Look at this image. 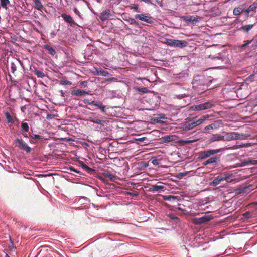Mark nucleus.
Masks as SVG:
<instances>
[{
  "instance_id": "nucleus-27",
  "label": "nucleus",
  "mask_w": 257,
  "mask_h": 257,
  "mask_svg": "<svg viewBox=\"0 0 257 257\" xmlns=\"http://www.w3.org/2000/svg\"><path fill=\"white\" fill-rule=\"evenodd\" d=\"M164 188V187L163 186H158V185H153L152 187L150 188L149 191L155 192L157 191L158 190H163Z\"/></svg>"
},
{
  "instance_id": "nucleus-16",
  "label": "nucleus",
  "mask_w": 257,
  "mask_h": 257,
  "mask_svg": "<svg viewBox=\"0 0 257 257\" xmlns=\"http://www.w3.org/2000/svg\"><path fill=\"white\" fill-rule=\"evenodd\" d=\"M223 181V179L221 176H218L216 177L212 182L209 183V185L215 187L219 184L221 181Z\"/></svg>"
},
{
  "instance_id": "nucleus-37",
  "label": "nucleus",
  "mask_w": 257,
  "mask_h": 257,
  "mask_svg": "<svg viewBox=\"0 0 257 257\" xmlns=\"http://www.w3.org/2000/svg\"><path fill=\"white\" fill-rule=\"evenodd\" d=\"M117 92L116 91H109L107 92V95L110 98H114L116 96Z\"/></svg>"
},
{
  "instance_id": "nucleus-29",
  "label": "nucleus",
  "mask_w": 257,
  "mask_h": 257,
  "mask_svg": "<svg viewBox=\"0 0 257 257\" xmlns=\"http://www.w3.org/2000/svg\"><path fill=\"white\" fill-rule=\"evenodd\" d=\"M33 72L34 74L39 78H43L45 77V74L43 72L38 70L37 69H35Z\"/></svg>"
},
{
  "instance_id": "nucleus-21",
  "label": "nucleus",
  "mask_w": 257,
  "mask_h": 257,
  "mask_svg": "<svg viewBox=\"0 0 257 257\" xmlns=\"http://www.w3.org/2000/svg\"><path fill=\"white\" fill-rule=\"evenodd\" d=\"M232 176V174L230 173H224L223 174L221 177H222V178L223 180L226 181L227 182H230L232 179L231 178V176Z\"/></svg>"
},
{
  "instance_id": "nucleus-15",
  "label": "nucleus",
  "mask_w": 257,
  "mask_h": 257,
  "mask_svg": "<svg viewBox=\"0 0 257 257\" xmlns=\"http://www.w3.org/2000/svg\"><path fill=\"white\" fill-rule=\"evenodd\" d=\"M176 136L175 135H168L165 136L162 138V141L164 143L170 142L173 141H175Z\"/></svg>"
},
{
  "instance_id": "nucleus-62",
  "label": "nucleus",
  "mask_w": 257,
  "mask_h": 257,
  "mask_svg": "<svg viewBox=\"0 0 257 257\" xmlns=\"http://www.w3.org/2000/svg\"><path fill=\"white\" fill-rule=\"evenodd\" d=\"M102 0H96V1H97L98 3H101V2H102Z\"/></svg>"
},
{
  "instance_id": "nucleus-31",
  "label": "nucleus",
  "mask_w": 257,
  "mask_h": 257,
  "mask_svg": "<svg viewBox=\"0 0 257 257\" xmlns=\"http://www.w3.org/2000/svg\"><path fill=\"white\" fill-rule=\"evenodd\" d=\"M253 26L254 25L253 24L242 26L241 27V29L243 30L244 31L246 32H248L250 30H251L253 28Z\"/></svg>"
},
{
  "instance_id": "nucleus-17",
  "label": "nucleus",
  "mask_w": 257,
  "mask_h": 257,
  "mask_svg": "<svg viewBox=\"0 0 257 257\" xmlns=\"http://www.w3.org/2000/svg\"><path fill=\"white\" fill-rule=\"evenodd\" d=\"M43 47L47 50L48 53L52 56H54L56 54V50L48 44L44 45Z\"/></svg>"
},
{
  "instance_id": "nucleus-8",
  "label": "nucleus",
  "mask_w": 257,
  "mask_h": 257,
  "mask_svg": "<svg viewBox=\"0 0 257 257\" xmlns=\"http://www.w3.org/2000/svg\"><path fill=\"white\" fill-rule=\"evenodd\" d=\"M89 94L88 91L82 89H76L72 91L71 94L72 95L77 96H84Z\"/></svg>"
},
{
  "instance_id": "nucleus-45",
  "label": "nucleus",
  "mask_w": 257,
  "mask_h": 257,
  "mask_svg": "<svg viewBox=\"0 0 257 257\" xmlns=\"http://www.w3.org/2000/svg\"><path fill=\"white\" fill-rule=\"evenodd\" d=\"M83 102L85 104H88L90 105H92L93 103V100H92V99H84L83 100Z\"/></svg>"
},
{
  "instance_id": "nucleus-18",
  "label": "nucleus",
  "mask_w": 257,
  "mask_h": 257,
  "mask_svg": "<svg viewBox=\"0 0 257 257\" xmlns=\"http://www.w3.org/2000/svg\"><path fill=\"white\" fill-rule=\"evenodd\" d=\"M34 4V7L38 10L42 12L44 9L43 5L40 0H33Z\"/></svg>"
},
{
  "instance_id": "nucleus-32",
  "label": "nucleus",
  "mask_w": 257,
  "mask_h": 257,
  "mask_svg": "<svg viewBox=\"0 0 257 257\" xmlns=\"http://www.w3.org/2000/svg\"><path fill=\"white\" fill-rule=\"evenodd\" d=\"M176 199H177V197L174 196H171V195L163 196V199L164 200L172 201L176 200Z\"/></svg>"
},
{
  "instance_id": "nucleus-46",
  "label": "nucleus",
  "mask_w": 257,
  "mask_h": 257,
  "mask_svg": "<svg viewBox=\"0 0 257 257\" xmlns=\"http://www.w3.org/2000/svg\"><path fill=\"white\" fill-rule=\"evenodd\" d=\"M189 94H179L176 96L177 98H178L179 99H182L184 97H189Z\"/></svg>"
},
{
  "instance_id": "nucleus-1",
  "label": "nucleus",
  "mask_w": 257,
  "mask_h": 257,
  "mask_svg": "<svg viewBox=\"0 0 257 257\" xmlns=\"http://www.w3.org/2000/svg\"><path fill=\"white\" fill-rule=\"evenodd\" d=\"M242 146V145H235L230 147H226L217 149H210L200 151L198 153V158L200 160H203L218 153L224 152L226 150H235L238 149Z\"/></svg>"
},
{
  "instance_id": "nucleus-50",
  "label": "nucleus",
  "mask_w": 257,
  "mask_h": 257,
  "mask_svg": "<svg viewBox=\"0 0 257 257\" xmlns=\"http://www.w3.org/2000/svg\"><path fill=\"white\" fill-rule=\"evenodd\" d=\"M13 242H11V244L9 246L10 250L12 251H15L16 247L15 246H14Z\"/></svg>"
},
{
  "instance_id": "nucleus-51",
  "label": "nucleus",
  "mask_w": 257,
  "mask_h": 257,
  "mask_svg": "<svg viewBox=\"0 0 257 257\" xmlns=\"http://www.w3.org/2000/svg\"><path fill=\"white\" fill-rule=\"evenodd\" d=\"M254 77V74H252L250 76H249L248 77L246 78V81L252 82L253 81V78Z\"/></svg>"
},
{
  "instance_id": "nucleus-52",
  "label": "nucleus",
  "mask_w": 257,
  "mask_h": 257,
  "mask_svg": "<svg viewBox=\"0 0 257 257\" xmlns=\"http://www.w3.org/2000/svg\"><path fill=\"white\" fill-rule=\"evenodd\" d=\"M73 11L75 13V14L77 15L78 16H79V17L81 16L80 12L78 11V10L76 8H74L73 9Z\"/></svg>"
},
{
  "instance_id": "nucleus-39",
  "label": "nucleus",
  "mask_w": 257,
  "mask_h": 257,
  "mask_svg": "<svg viewBox=\"0 0 257 257\" xmlns=\"http://www.w3.org/2000/svg\"><path fill=\"white\" fill-rule=\"evenodd\" d=\"M241 13V10L240 8H235L233 10V14L234 15H239Z\"/></svg>"
},
{
  "instance_id": "nucleus-10",
  "label": "nucleus",
  "mask_w": 257,
  "mask_h": 257,
  "mask_svg": "<svg viewBox=\"0 0 257 257\" xmlns=\"http://www.w3.org/2000/svg\"><path fill=\"white\" fill-rule=\"evenodd\" d=\"M29 130V126L27 123L23 122L21 123V131L24 137H28L27 134H26V133L28 132Z\"/></svg>"
},
{
  "instance_id": "nucleus-58",
  "label": "nucleus",
  "mask_w": 257,
  "mask_h": 257,
  "mask_svg": "<svg viewBox=\"0 0 257 257\" xmlns=\"http://www.w3.org/2000/svg\"><path fill=\"white\" fill-rule=\"evenodd\" d=\"M196 140H186V141H185V142L187 144H190L191 143H193L194 142H195Z\"/></svg>"
},
{
  "instance_id": "nucleus-60",
  "label": "nucleus",
  "mask_w": 257,
  "mask_h": 257,
  "mask_svg": "<svg viewBox=\"0 0 257 257\" xmlns=\"http://www.w3.org/2000/svg\"><path fill=\"white\" fill-rule=\"evenodd\" d=\"M250 214V213L249 212H246L244 214V216L245 217H247L248 215Z\"/></svg>"
},
{
  "instance_id": "nucleus-33",
  "label": "nucleus",
  "mask_w": 257,
  "mask_h": 257,
  "mask_svg": "<svg viewBox=\"0 0 257 257\" xmlns=\"http://www.w3.org/2000/svg\"><path fill=\"white\" fill-rule=\"evenodd\" d=\"M242 164L243 165H247L249 164H252V165H256L257 164V160H248L244 161L242 162Z\"/></svg>"
},
{
  "instance_id": "nucleus-26",
  "label": "nucleus",
  "mask_w": 257,
  "mask_h": 257,
  "mask_svg": "<svg viewBox=\"0 0 257 257\" xmlns=\"http://www.w3.org/2000/svg\"><path fill=\"white\" fill-rule=\"evenodd\" d=\"M1 6L2 8L8 9V7L10 6V2L9 0H0Z\"/></svg>"
},
{
  "instance_id": "nucleus-34",
  "label": "nucleus",
  "mask_w": 257,
  "mask_h": 257,
  "mask_svg": "<svg viewBox=\"0 0 257 257\" xmlns=\"http://www.w3.org/2000/svg\"><path fill=\"white\" fill-rule=\"evenodd\" d=\"M205 110L211 108L214 105L210 102H206L202 103Z\"/></svg>"
},
{
  "instance_id": "nucleus-28",
  "label": "nucleus",
  "mask_w": 257,
  "mask_h": 257,
  "mask_svg": "<svg viewBox=\"0 0 257 257\" xmlns=\"http://www.w3.org/2000/svg\"><path fill=\"white\" fill-rule=\"evenodd\" d=\"M90 121L93 123L97 124H102V123L105 122L104 120H100L96 117H90Z\"/></svg>"
},
{
  "instance_id": "nucleus-3",
  "label": "nucleus",
  "mask_w": 257,
  "mask_h": 257,
  "mask_svg": "<svg viewBox=\"0 0 257 257\" xmlns=\"http://www.w3.org/2000/svg\"><path fill=\"white\" fill-rule=\"evenodd\" d=\"M222 134H224L225 141H230L231 140L240 139L244 136V135L242 134H240L238 132H223Z\"/></svg>"
},
{
  "instance_id": "nucleus-22",
  "label": "nucleus",
  "mask_w": 257,
  "mask_h": 257,
  "mask_svg": "<svg viewBox=\"0 0 257 257\" xmlns=\"http://www.w3.org/2000/svg\"><path fill=\"white\" fill-rule=\"evenodd\" d=\"M96 74L98 75L107 76L109 74L108 72L102 69L101 68H96Z\"/></svg>"
},
{
  "instance_id": "nucleus-44",
  "label": "nucleus",
  "mask_w": 257,
  "mask_h": 257,
  "mask_svg": "<svg viewBox=\"0 0 257 257\" xmlns=\"http://www.w3.org/2000/svg\"><path fill=\"white\" fill-rule=\"evenodd\" d=\"M214 125H215V124L214 123L211 124L205 127L204 130H205V131H208L210 130H212L214 128Z\"/></svg>"
},
{
  "instance_id": "nucleus-64",
  "label": "nucleus",
  "mask_w": 257,
  "mask_h": 257,
  "mask_svg": "<svg viewBox=\"0 0 257 257\" xmlns=\"http://www.w3.org/2000/svg\"><path fill=\"white\" fill-rule=\"evenodd\" d=\"M85 144H86V146H88V143H86Z\"/></svg>"
},
{
  "instance_id": "nucleus-12",
  "label": "nucleus",
  "mask_w": 257,
  "mask_h": 257,
  "mask_svg": "<svg viewBox=\"0 0 257 257\" xmlns=\"http://www.w3.org/2000/svg\"><path fill=\"white\" fill-rule=\"evenodd\" d=\"M61 17L63 18L64 21L69 23L71 26H72L73 25L75 24L73 18L70 15H68L64 13L61 15Z\"/></svg>"
},
{
  "instance_id": "nucleus-7",
  "label": "nucleus",
  "mask_w": 257,
  "mask_h": 257,
  "mask_svg": "<svg viewBox=\"0 0 257 257\" xmlns=\"http://www.w3.org/2000/svg\"><path fill=\"white\" fill-rule=\"evenodd\" d=\"M111 16V11L107 9L103 11L99 16V18L102 21H105L108 19Z\"/></svg>"
},
{
  "instance_id": "nucleus-20",
  "label": "nucleus",
  "mask_w": 257,
  "mask_h": 257,
  "mask_svg": "<svg viewBox=\"0 0 257 257\" xmlns=\"http://www.w3.org/2000/svg\"><path fill=\"white\" fill-rule=\"evenodd\" d=\"M189 110L192 111H200L205 110L202 103L200 104L193 105L190 107Z\"/></svg>"
},
{
  "instance_id": "nucleus-57",
  "label": "nucleus",
  "mask_w": 257,
  "mask_h": 257,
  "mask_svg": "<svg viewBox=\"0 0 257 257\" xmlns=\"http://www.w3.org/2000/svg\"><path fill=\"white\" fill-rule=\"evenodd\" d=\"M146 139V138L145 137H143V138H140L136 139V140L140 141V142H143Z\"/></svg>"
},
{
  "instance_id": "nucleus-5",
  "label": "nucleus",
  "mask_w": 257,
  "mask_h": 257,
  "mask_svg": "<svg viewBox=\"0 0 257 257\" xmlns=\"http://www.w3.org/2000/svg\"><path fill=\"white\" fill-rule=\"evenodd\" d=\"M212 218L213 216L212 215H204L201 217L193 218L192 221L196 225H201L210 221Z\"/></svg>"
},
{
  "instance_id": "nucleus-38",
  "label": "nucleus",
  "mask_w": 257,
  "mask_h": 257,
  "mask_svg": "<svg viewBox=\"0 0 257 257\" xmlns=\"http://www.w3.org/2000/svg\"><path fill=\"white\" fill-rule=\"evenodd\" d=\"M60 84L63 85H70L72 84V82L66 79H63L60 80Z\"/></svg>"
},
{
  "instance_id": "nucleus-2",
  "label": "nucleus",
  "mask_w": 257,
  "mask_h": 257,
  "mask_svg": "<svg viewBox=\"0 0 257 257\" xmlns=\"http://www.w3.org/2000/svg\"><path fill=\"white\" fill-rule=\"evenodd\" d=\"M164 43L168 46L179 48H183L185 47L187 44V42L185 40H179L170 39H166Z\"/></svg>"
},
{
  "instance_id": "nucleus-11",
  "label": "nucleus",
  "mask_w": 257,
  "mask_h": 257,
  "mask_svg": "<svg viewBox=\"0 0 257 257\" xmlns=\"http://www.w3.org/2000/svg\"><path fill=\"white\" fill-rule=\"evenodd\" d=\"M210 141L211 142H213L215 141H225V137L224 134L219 135V134H213L212 137L210 139Z\"/></svg>"
},
{
  "instance_id": "nucleus-23",
  "label": "nucleus",
  "mask_w": 257,
  "mask_h": 257,
  "mask_svg": "<svg viewBox=\"0 0 257 257\" xmlns=\"http://www.w3.org/2000/svg\"><path fill=\"white\" fill-rule=\"evenodd\" d=\"M7 122L9 123H13L14 122V119L12 115L9 112H5L4 113Z\"/></svg>"
},
{
  "instance_id": "nucleus-30",
  "label": "nucleus",
  "mask_w": 257,
  "mask_h": 257,
  "mask_svg": "<svg viewBox=\"0 0 257 257\" xmlns=\"http://www.w3.org/2000/svg\"><path fill=\"white\" fill-rule=\"evenodd\" d=\"M219 157L218 156H214V157H211L209 159H208L209 160V162L210 163V164H217L218 161L219 160Z\"/></svg>"
},
{
  "instance_id": "nucleus-61",
  "label": "nucleus",
  "mask_w": 257,
  "mask_h": 257,
  "mask_svg": "<svg viewBox=\"0 0 257 257\" xmlns=\"http://www.w3.org/2000/svg\"><path fill=\"white\" fill-rule=\"evenodd\" d=\"M60 93L61 94V96H62V97L64 96V93L63 92V90H60Z\"/></svg>"
},
{
  "instance_id": "nucleus-13",
  "label": "nucleus",
  "mask_w": 257,
  "mask_h": 257,
  "mask_svg": "<svg viewBox=\"0 0 257 257\" xmlns=\"http://www.w3.org/2000/svg\"><path fill=\"white\" fill-rule=\"evenodd\" d=\"M19 64H21L20 61L17 59L15 60L14 61L11 62L10 67L8 70H10L12 73L14 74L17 69V65Z\"/></svg>"
},
{
  "instance_id": "nucleus-56",
  "label": "nucleus",
  "mask_w": 257,
  "mask_h": 257,
  "mask_svg": "<svg viewBox=\"0 0 257 257\" xmlns=\"http://www.w3.org/2000/svg\"><path fill=\"white\" fill-rule=\"evenodd\" d=\"M209 58H211L212 60H220V59L218 57L209 56Z\"/></svg>"
},
{
  "instance_id": "nucleus-4",
  "label": "nucleus",
  "mask_w": 257,
  "mask_h": 257,
  "mask_svg": "<svg viewBox=\"0 0 257 257\" xmlns=\"http://www.w3.org/2000/svg\"><path fill=\"white\" fill-rule=\"evenodd\" d=\"M15 142L20 149L25 151L27 153L31 152V147L22 139L17 138Z\"/></svg>"
},
{
  "instance_id": "nucleus-19",
  "label": "nucleus",
  "mask_w": 257,
  "mask_h": 257,
  "mask_svg": "<svg viewBox=\"0 0 257 257\" xmlns=\"http://www.w3.org/2000/svg\"><path fill=\"white\" fill-rule=\"evenodd\" d=\"M182 19L186 22H192L193 23H196L198 21V19L193 16H184L182 17Z\"/></svg>"
},
{
  "instance_id": "nucleus-42",
  "label": "nucleus",
  "mask_w": 257,
  "mask_h": 257,
  "mask_svg": "<svg viewBox=\"0 0 257 257\" xmlns=\"http://www.w3.org/2000/svg\"><path fill=\"white\" fill-rule=\"evenodd\" d=\"M162 119H165L164 115H163L162 116L160 117H155L154 118V121L158 123H162L164 121L162 120Z\"/></svg>"
},
{
  "instance_id": "nucleus-6",
  "label": "nucleus",
  "mask_w": 257,
  "mask_h": 257,
  "mask_svg": "<svg viewBox=\"0 0 257 257\" xmlns=\"http://www.w3.org/2000/svg\"><path fill=\"white\" fill-rule=\"evenodd\" d=\"M135 17L136 19H138L149 24H153L154 22L152 17L145 14H136Z\"/></svg>"
},
{
  "instance_id": "nucleus-53",
  "label": "nucleus",
  "mask_w": 257,
  "mask_h": 257,
  "mask_svg": "<svg viewBox=\"0 0 257 257\" xmlns=\"http://www.w3.org/2000/svg\"><path fill=\"white\" fill-rule=\"evenodd\" d=\"M152 163L154 165H159V160L157 159H154L152 160Z\"/></svg>"
},
{
  "instance_id": "nucleus-63",
  "label": "nucleus",
  "mask_w": 257,
  "mask_h": 257,
  "mask_svg": "<svg viewBox=\"0 0 257 257\" xmlns=\"http://www.w3.org/2000/svg\"><path fill=\"white\" fill-rule=\"evenodd\" d=\"M178 210H181V211L183 210V209L182 208H181V207H178Z\"/></svg>"
},
{
  "instance_id": "nucleus-48",
  "label": "nucleus",
  "mask_w": 257,
  "mask_h": 257,
  "mask_svg": "<svg viewBox=\"0 0 257 257\" xmlns=\"http://www.w3.org/2000/svg\"><path fill=\"white\" fill-rule=\"evenodd\" d=\"M31 137L33 139H40L42 138L41 136H40L39 135H37V134H33V135H31Z\"/></svg>"
},
{
  "instance_id": "nucleus-24",
  "label": "nucleus",
  "mask_w": 257,
  "mask_h": 257,
  "mask_svg": "<svg viewBox=\"0 0 257 257\" xmlns=\"http://www.w3.org/2000/svg\"><path fill=\"white\" fill-rule=\"evenodd\" d=\"M257 8V2H254L252 4L250 5L248 8L246 9L245 12L247 14H249L251 11H254Z\"/></svg>"
},
{
  "instance_id": "nucleus-9",
  "label": "nucleus",
  "mask_w": 257,
  "mask_h": 257,
  "mask_svg": "<svg viewBox=\"0 0 257 257\" xmlns=\"http://www.w3.org/2000/svg\"><path fill=\"white\" fill-rule=\"evenodd\" d=\"M209 117L208 115H203L198 119L193 118V121L194 124H195L196 126H198L202 124L205 120L207 119Z\"/></svg>"
},
{
  "instance_id": "nucleus-35",
  "label": "nucleus",
  "mask_w": 257,
  "mask_h": 257,
  "mask_svg": "<svg viewBox=\"0 0 257 257\" xmlns=\"http://www.w3.org/2000/svg\"><path fill=\"white\" fill-rule=\"evenodd\" d=\"M105 176L111 181H115L117 178V177L115 175L110 173H106L105 174Z\"/></svg>"
},
{
  "instance_id": "nucleus-41",
  "label": "nucleus",
  "mask_w": 257,
  "mask_h": 257,
  "mask_svg": "<svg viewBox=\"0 0 257 257\" xmlns=\"http://www.w3.org/2000/svg\"><path fill=\"white\" fill-rule=\"evenodd\" d=\"M126 21L130 24H136L138 25V22L136 21L134 18H130Z\"/></svg>"
},
{
  "instance_id": "nucleus-43",
  "label": "nucleus",
  "mask_w": 257,
  "mask_h": 257,
  "mask_svg": "<svg viewBox=\"0 0 257 257\" xmlns=\"http://www.w3.org/2000/svg\"><path fill=\"white\" fill-rule=\"evenodd\" d=\"M81 166L83 168H84L85 170H86L88 172L92 171L93 170L92 169H91V168L89 167L88 166L85 165L84 163H82L81 164Z\"/></svg>"
},
{
  "instance_id": "nucleus-47",
  "label": "nucleus",
  "mask_w": 257,
  "mask_h": 257,
  "mask_svg": "<svg viewBox=\"0 0 257 257\" xmlns=\"http://www.w3.org/2000/svg\"><path fill=\"white\" fill-rule=\"evenodd\" d=\"M189 173H192V174H193L195 173V172H194L193 171H190V172L186 171V172H184L180 173L179 174V175L181 177H183V176H185L187 175Z\"/></svg>"
},
{
  "instance_id": "nucleus-14",
  "label": "nucleus",
  "mask_w": 257,
  "mask_h": 257,
  "mask_svg": "<svg viewBox=\"0 0 257 257\" xmlns=\"http://www.w3.org/2000/svg\"><path fill=\"white\" fill-rule=\"evenodd\" d=\"M92 105L97 106L98 108H99L103 113H105L106 107L102 104V103L101 101L98 100H93Z\"/></svg>"
},
{
  "instance_id": "nucleus-55",
  "label": "nucleus",
  "mask_w": 257,
  "mask_h": 257,
  "mask_svg": "<svg viewBox=\"0 0 257 257\" xmlns=\"http://www.w3.org/2000/svg\"><path fill=\"white\" fill-rule=\"evenodd\" d=\"M70 170L77 173H80V172L79 171H78L77 169L72 167H70Z\"/></svg>"
},
{
  "instance_id": "nucleus-49",
  "label": "nucleus",
  "mask_w": 257,
  "mask_h": 257,
  "mask_svg": "<svg viewBox=\"0 0 257 257\" xmlns=\"http://www.w3.org/2000/svg\"><path fill=\"white\" fill-rule=\"evenodd\" d=\"M126 194L129 195L132 197H136L138 195V193L137 192H127L126 193Z\"/></svg>"
},
{
  "instance_id": "nucleus-36",
  "label": "nucleus",
  "mask_w": 257,
  "mask_h": 257,
  "mask_svg": "<svg viewBox=\"0 0 257 257\" xmlns=\"http://www.w3.org/2000/svg\"><path fill=\"white\" fill-rule=\"evenodd\" d=\"M254 41V39H252L251 40H246L244 41V44L240 46V48L241 49H243L246 46H247L248 45L251 44L253 41Z\"/></svg>"
},
{
  "instance_id": "nucleus-25",
  "label": "nucleus",
  "mask_w": 257,
  "mask_h": 257,
  "mask_svg": "<svg viewBox=\"0 0 257 257\" xmlns=\"http://www.w3.org/2000/svg\"><path fill=\"white\" fill-rule=\"evenodd\" d=\"M194 123L192 119L190 122H189L188 123L185 124L184 125V128L187 130H190L194 128V127H196L195 124Z\"/></svg>"
},
{
  "instance_id": "nucleus-54",
  "label": "nucleus",
  "mask_w": 257,
  "mask_h": 257,
  "mask_svg": "<svg viewBox=\"0 0 257 257\" xmlns=\"http://www.w3.org/2000/svg\"><path fill=\"white\" fill-rule=\"evenodd\" d=\"M116 80H117L116 78L113 77V78H108V79H106V81L107 82H111V81H116Z\"/></svg>"
},
{
  "instance_id": "nucleus-40",
  "label": "nucleus",
  "mask_w": 257,
  "mask_h": 257,
  "mask_svg": "<svg viewBox=\"0 0 257 257\" xmlns=\"http://www.w3.org/2000/svg\"><path fill=\"white\" fill-rule=\"evenodd\" d=\"M138 91L139 92L143 93H148L149 90L147 87H143V88H139L138 89Z\"/></svg>"
},
{
  "instance_id": "nucleus-59",
  "label": "nucleus",
  "mask_w": 257,
  "mask_h": 257,
  "mask_svg": "<svg viewBox=\"0 0 257 257\" xmlns=\"http://www.w3.org/2000/svg\"><path fill=\"white\" fill-rule=\"evenodd\" d=\"M203 165H204V166H206L208 164H210L209 162V160H207L206 161H204L203 162Z\"/></svg>"
}]
</instances>
